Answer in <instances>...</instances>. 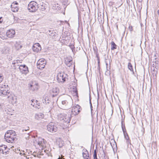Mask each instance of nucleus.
<instances>
[{"label": "nucleus", "mask_w": 159, "mask_h": 159, "mask_svg": "<svg viewBox=\"0 0 159 159\" xmlns=\"http://www.w3.org/2000/svg\"><path fill=\"white\" fill-rule=\"evenodd\" d=\"M15 133L12 130L8 131L5 135V139L6 141L9 143H12L16 138L15 136Z\"/></svg>", "instance_id": "obj_1"}, {"label": "nucleus", "mask_w": 159, "mask_h": 159, "mask_svg": "<svg viewBox=\"0 0 159 159\" xmlns=\"http://www.w3.org/2000/svg\"><path fill=\"white\" fill-rule=\"evenodd\" d=\"M8 87L7 85L2 84L0 86V95L1 96H5L7 95V98L10 97L9 95L10 93L8 92Z\"/></svg>", "instance_id": "obj_2"}, {"label": "nucleus", "mask_w": 159, "mask_h": 159, "mask_svg": "<svg viewBox=\"0 0 159 159\" xmlns=\"http://www.w3.org/2000/svg\"><path fill=\"white\" fill-rule=\"evenodd\" d=\"M38 3L34 1H32L28 4V9L30 12H34L39 8Z\"/></svg>", "instance_id": "obj_3"}, {"label": "nucleus", "mask_w": 159, "mask_h": 159, "mask_svg": "<svg viewBox=\"0 0 159 159\" xmlns=\"http://www.w3.org/2000/svg\"><path fill=\"white\" fill-rule=\"evenodd\" d=\"M46 140L41 138H38L34 142V143L35 145L37 144L41 146V149L42 150L46 147Z\"/></svg>", "instance_id": "obj_4"}, {"label": "nucleus", "mask_w": 159, "mask_h": 159, "mask_svg": "<svg viewBox=\"0 0 159 159\" xmlns=\"http://www.w3.org/2000/svg\"><path fill=\"white\" fill-rule=\"evenodd\" d=\"M67 75L63 72L59 73L57 75V80L59 82L64 83L67 79Z\"/></svg>", "instance_id": "obj_5"}, {"label": "nucleus", "mask_w": 159, "mask_h": 159, "mask_svg": "<svg viewBox=\"0 0 159 159\" xmlns=\"http://www.w3.org/2000/svg\"><path fill=\"white\" fill-rule=\"evenodd\" d=\"M47 129L50 132L53 133L56 132L57 130V128L54 123L52 122L49 123L47 126Z\"/></svg>", "instance_id": "obj_6"}, {"label": "nucleus", "mask_w": 159, "mask_h": 159, "mask_svg": "<svg viewBox=\"0 0 159 159\" xmlns=\"http://www.w3.org/2000/svg\"><path fill=\"white\" fill-rule=\"evenodd\" d=\"M46 65V61L44 59H40L37 62V67L40 69L44 68Z\"/></svg>", "instance_id": "obj_7"}, {"label": "nucleus", "mask_w": 159, "mask_h": 159, "mask_svg": "<svg viewBox=\"0 0 159 159\" xmlns=\"http://www.w3.org/2000/svg\"><path fill=\"white\" fill-rule=\"evenodd\" d=\"M80 106L78 105L74 106L72 109L71 114H73V116L77 115L80 112Z\"/></svg>", "instance_id": "obj_8"}, {"label": "nucleus", "mask_w": 159, "mask_h": 159, "mask_svg": "<svg viewBox=\"0 0 159 159\" xmlns=\"http://www.w3.org/2000/svg\"><path fill=\"white\" fill-rule=\"evenodd\" d=\"M73 116V114H68L66 115V116L60 119L62 120L64 122L67 123V124L69 123L70 120L71 118Z\"/></svg>", "instance_id": "obj_9"}, {"label": "nucleus", "mask_w": 159, "mask_h": 159, "mask_svg": "<svg viewBox=\"0 0 159 159\" xmlns=\"http://www.w3.org/2000/svg\"><path fill=\"white\" fill-rule=\"evenodd\" d=\"M59 92V89L57 87H53L50 91V93L52 97L56 96Z\"/></svg>", "instance_id": "obj_10"}, {"label": "nucleus", "mask_w": 159, "mask_h": 159, "mask_svg": "<svg viewBox=\"0 0 159 159\" xmlns=\"http://www.w3.org/2000/svg\"><path fill=\"white\" fill-rule=\"evenodd\" d=\"M19 68L20 72L22 74H26L29 72L28 68L25 65H20Z\"/></svg>", "instance_id": "obj_11"}, {"label": "nucleus", "mask_w": 159, "mask_h": 159, "mask_svg": "<svg viewBox=\"0 0 159 159\" xmlns=\"http://www.w3.org/2000/svg\"><path fill=\"white\" fill-rule=\"evenodd\" d=\"M10 48L7 46H4L0 48V53L3 54H6L9 53L10 52Z\"/></svg>", "instance_id": "obj_12"}, {"label": "nucleus", "mask_w": 159, "mask_h": 159, "mask_svg": "<svg viewBox=\"0 0 159 159\" xmlns=\"http://www.w3.org/2000/svg\"><path fill=\"white\" fill-rule=\"evenodd\" d=\"M6 36L9 38H12L15 35V32L14 30L12 29L8 30L6 33Z\"/></svg>", "instance_id": "obj_13"}, {"label": "nucleus", "mask_w": 159, "mask_h": 159, "mask_svg": "<svg viewBox=\"0 0 159 159\" xmlns=\"http://www.w3.org/2000/svg\"><path fill=\"white\" fill-rule=\"evenodd\" d=\"M32 49L34 52H38L41 49V48L39 43H35L32 47Z\"/></svg>", "instance_id": "obj_14"}, {"label": "nucleus", "mask_w": 159, "mask_h": 159, "mask_svg": "<svg viewBox=\"0 0 159 159\" xmlns=\"http://www.w3.org/2000/svg\"><path fill=\"white\" fill-rule=\"evenodd\" d=\"M61 104V107L64 108H68L70 107V105L67 99L62 100Z\"/></svg>", "instance_id": "obj_15"}, {"label": "nucleus", "mask_w": 159, "mask_h": 159, "mask_svg": "<svg viewBox=\"0 0 159 159\" xmlns=\"http://www.w3.org/2000/svg\"><path fill=\"white\" fill-rule=\"evenodd\" d=\"M18 4L17 2H13L11 5V10L13 12H16L18 11V8L16 5Z\"/></svg>", "instance_id": "obj_16"}, {"label": "nucleus", "mask_w": 159, "mask_h": 159, "mask_svg": "<svg viewBox=\"0 0 159 159\" xmlns=\"http://www.w3.org/2000/svg\"><path fill=\"white\" fill-rule=\"evenodd\" d=\"M65 63L68 67H70L72 64V59L70 57H67L65 59Z\"/></svg>", "instance_id": "obj_17"}, {"label": "nucleus", "mask_w": 159, "mask_h": 159, "mask_svg": "<svg viewBox=\"0 0 159 159\" xmlns=\"http://www.w3.org/2000/svg\"><path fill=\"white\" fill-rule=\"evenodd\" d=\"M40 10L42 11H44L47 8V5L45 3L41 2L40 3L38 6Z\"/></svg>", "instance_id": "obj_18"}, {"label": "nucleus", "mask_w": 159, "mask_h": 159, "mask_svg": "<svg viewBox=\"0 0 159 159\" xmlns=\"http://www.w3.org/2000/svg\"><path fill=\"white\" fill-rule=\"evenodd\" d=\"M84 152H83L82 154L84 158L85 159H90L89 157V153L87 150L85 149L83 150Z\"/></svg>", "instance_id": "obj_19"}, {"label": "nucleus", "mask_w": 159, "mask_h": 159, "mask_svg": "<svg viewBox=\"0 0 159 159\" xmlns=\"http://www.w3.org/2000/svg\"><path fill=\"white\" fill-rule=\"evenodd\" d=\"M30 89L33 91L37 90L38 89L37 84L33 83L32 84H30Z\"/></svg>", "instance_id": "obj_20"}, {"label": "nucleus", "mask_w": 159, "mask_h": 159, "mask_svg": "<svg viewBox=\"0 0 159 159\" xmlns=\"http://www.w3.org/2000/svg\"><path fill=\"white\" fill-rule=\"evenodd\" d=\"M109 61V62L110 63V59H105V63H106V73H107V74H109L110 72L109 71L110 69V66H109V68L108 67V61Z\"/></svg>", "instance_id": "obj_21"}, {"label": "nucleus", "mask_w": 159, "mask_h": 159, "mask_svg": "<svg viewBox=\"0 0 159 159\" xmlns=\"http://www.w3.org/2000/svg\"><path fill=\"white\" fill-rule=\"evenodd\" d=\"M35 118L38 120H40L44 117V115L42 113H39L35 114Z\"/></svg>", "instance_id": "obj_22"}, {"label": "nucleus", "mask_w": 159, "mask_h": 159, "mask_svg": "<svg viewBox=\"0 0 159 159\" xmlns=\"http://www.w3.org/2000/svg\"><path fill=\"white\" fill-rule=\"evenodd\" d=\"M43 102V103L48 104L49 103L50 100H49V97L46 96L42 100Z\"/></svg>", "instance_id": "obj_23"}, {"label": "nucleus", "mask_w": 159, "mask_h": 159, "mask_svg": "<svg viewBox=\"0 0 159 159\" xmlns=\"http://www.w3.org/2000/svg\"><path fill=\"white\" fill-rule=\"evenodd\" d=\"M124 137L126 140V142L128 144L130 143V140L129 139L128 135L127 133H126L125 134H124Z\"/></svg>", "instance_id": "obj_24"}, {"label": "nucleus", "mask_w": 159, "mask_h": 159, "mask_svg": "<svg viewBox=\"0 0 159 159\" xmlns=\"http://www.w3.org/2000/svg\"><path fill=\"white\" fill-rule=\"evenodd\" d=\"M6 35V34L5 32L4 33L3 32H0V37L2 39H7Z\"/></svg>", "instance_id": "obj_25"}, {"label": "nucleus", "mask_w": 159, "mask_h": 159, "mask_svg": "<svg viewBox=\"0 0 159 159\" xmlns=\"http://www.w3.org/2000/svg\"><path fill=\"white\" fill-rule=\"evenodd\" d=\"M6 149L9 150L7 146L3 145L0 146V152H1L2 153V152L5 151V150Z\"/></svg>", "instance_id": "obj_26"}, {"label": "nucleus", "mask_w": 159, "mask_h": 159, "mask_svg": "<svg viewBox=\"0 0 159 159\" xmlns=\"http://www.w3.org/2000/svg\"><path fill=\"white\" fill-rule=\"evenodd\" d=\"M14 45L17 50H19L22 47V46L19 43H18L17 42H15Z\"/></svg>", "instance_id": "obj_27"}, {"label": "nucleus", "mask_w": 159, "mask_h": 159, "mask_svg": "<svg viewBox=\"0 0 159 159\" xmlns=\"http://www.w3.org/2000/svg\"><path fill=\"white\" fill-rule=\"evenodd\" d=\"M111 50H114L116 49L117 48V45L113 41H112L111 42Z\"/></svg>", "instance_id": "obj_28"}, {"label": "nucleus", "mask_w": 159, "mask_h": 159, "mask_svg": "<svg viewBox=\"0 0 159 159\" xmlns=\"http://www.w3.org/2000/svg\"><path fill=\"white\" fill-rule=\"evenodd\" d=\"M31 101L32 102H34V101H35V100H34V99H33V100H31ZM36 106H35L34 105V104H35V103H34V104H33L32 103L31 104V105H32L33 107H37L38 108H39L38 107L39 106V105H38V101H37V100L36 101Z\"/></svg>", "instance_id": "obj_29"}, {"label": "nucleus", "mask_w": 159, "mask_h": 159, "mask_svg": "<svg viewBox=\"0 0 159 159\" xmlns=\"http://www.w3.org/2000/svg\"><path fill=\"white\" fill-rule=\"evenodd\" d=\"M128 69L131 71H133V69L132 65L131 63L130 62H129L128 64Z\"/></svg>", "instance_id": "obj_30"}, {"label": "nucleus", "mask_w": 159, "mask_h": 159, "mask_svg": "<svg viewBox=\"0 0 159 159\" xmlns=\"http://www.w3.org/2000/svg\"><path fill=\"white\" fill-rule=\"evenodd\" d=\"M93 159H98L97 157V152L96 150H95L93 154Z\"/></svg>", "instance_id": "obj_31"}, {"label": "nucleus", "mask_w": 159, "mask_h": 159, "mask_svg": "<svg viewBox=\"0 0 159 159\" xmlns=\"http://www.w3.org/2000/svg\"><path fill=\"white\" fill-rule=\"evenodd\" d=\"M19 62H20V61L19 60H14L13 61L12 64L14 65H16Z\"/></svg>", "instance_id": "obj_32"}, {"label": "nucleus", "mask_w": 159, "mask_h": 159, "mask_svg": "<svg viewBox=\"0 0 159 159\" xmlns=\"http://www.w3.org/2000/svg\"><path fill=\"white\" fill-rule=\"evenodd\" d=\"M121 128H122V131L123 132V134H125V133H127L125 126H124V127H122Z\"/></svg>", "instance_id": "obj_33"}, {"label": "nucleus", "mask_w": 159, "mask_h": 159, "mask_svg": "<svg viewBox=\"0 0 159 159\" xmlns=\"http://www.w3.org/2000/svg\"><path fill=\"white\" fill-rule=\"evenodd\" d=\"M124 120H123V119H122L121 121V127H124V126H125V124H124Z\"/></svg>", "instance_id": "obj_34"}, {"label": "nucleus", "mask_w": 159, "mask_h": 159, "mask_svg": "<svg viewBox=\"0 0 159 159\" xmlns=\"http://www.w3.org/2000/svg\"><path fill=\"white\" fill-rule=\"evenodd\" d=\"M44 148H43V150H42V152H43V151H44V152L46 153V154H48L49 153V151L48 150H47V149L44 150Z\"/></svg>", "instance_id": "obj_35"}, {"label": "nucleus", "mask_w": 159, "mask_h": 159, "mask_svg": "<svg viewBox=\"0 0 159 159\" xmlns=\"http://www.w3.org/2000/svg\"><path fill=\"white\" fill-rule=\"evenodd\" d=\"M3 77L2 75L0 74V83L2 82L3 80Z\"/></svg>", "instance_id": "obj_36"}, {"label": "nucleus", "mask_w": 159, "mask_h": 159, "mask_svg": "<svg viewBox=\"0 0 159 159\" xmlns=\"http://www.w3.org/2000/svg\"><path fill=\"white\" fill-rule=\"evenodd\" d=\"M89 100H90V107H91V112L92 113V111L93 110V109H92L93 107H92V103L91 102V99L90 98Z\"/></svg>", "instance_id": "obj_37"}, {"label": "nucleus", "mask_w": 159, "mask_h": 159, "mask_svg": "<svg viewBox=\"0 0 159 159\" xmlns=\"http://www.w3.org/2000/svg\"><path fill=\"white\" fill-rule=\"evenodd\" d=\"M70 48H71L72 51H73V49L75 47L74 45H71L70 46Z\"/></svg>", "instance_id": "obj_38"}, {"label": "nucleus", "mask_w": 159, "mask_h": 159, "mask_svg": "<svg viewBox=\"0 0 159 159\" xmlns=\"http://www.w3.org/2000/svg\"><path fill=\"white\" fill-rule=\"evenodd\" d=\"M8 150L7 149L5 150V151L2 152V153L3 154H4V153H5V154H6L7 152H8Z\"/></svg>", "instance_id": "obj_39"}, {"label": "nucleus", "mask_w": 159, "mask_h": 159, "mask_svg": "<svg viewBox=\"0 0 159 159\" xmlns=\"http://www.w3.org/2000/svg\"><path fill=\"white\" fill-rule=\"evenodd\" d=\"M29 129V128L28 127H27L26 128V129H24L23 130V131H27V130H28Z\"/></svg>", "instance_id": "obj_40"}, {"label": "nucleus", "mask_w": 159, "mask_h": 159, "mask_svg": "<svg viewBox=\"0 0 159 159\" xmlns=\"http://www.w3.org/2000/svg\"><path fill=\"white\" fill-rule=\"evenodd\" d=\"M129 29L131 31L133 30V27L132 26H129Z\"/></svg>", "instance_id": "obj_41"}, {"label": "nucleus", "mask_w": 159, "mask_h": 159, "mask_svg": "<svg viewBox=\"0 0 159 159\" xmlns=\"http://www.w3.org/2000/svg\"><path fill=\"white\" fill-rule=\"evenodd\" d=\"M97 60L98 61V66H99V63H100V60H99V58L98 57H97Z\"/></svg>", "instance_id": "obj_42"}, {"label": "nucleus", "mask_w": 159, "mask_h": 159, "mask_svg": "<svg viewBox=\"0 0 159 159\" xmlns=\"http://www.w3.org/2000/svg\"><path fill=\"white\" fill-rule=\"evenodd\" d=\"M2 18V17H0V23H2V21H1V19Z\"/></svg>", "instance_id": "obj_43"}, {"label": "nucleus", "mask_w": 159, "mask_h": 159, "mask_svg": "<svg viewBox=\"0 0 159 159\" xmlns=\"http://www.w3.org/2000/svg\"><path fill=\"white\" fill-rule=\"evenodd\" d=\"M138 2H142V0H138Z\"/></svg>", "instance_id": "obj_44"}, {"label": "nucleus", "mask_w": 159, "mask_h": 159, "mask_svg": "<svg viewBox=\"0 0 159 159\" xmlns=\"http://www.w3.org/2000/svg\"><path fill=\"white\" fill-rule=\"evenodd\" d=\"M98 113L97 112V119H98Z\"/></svg>", "instance_id": "obj_45"}, {"label": "nucleus", "mask_w": 159, "mask_h": 159, "mask_svg": "<svg viewBox=\"0 0 159 159\" xmlns=\"http://www.w3.org/2000/svg\"><path fill=\"white\" fill-rule=\"evenodd\" d=\"M157 12H158V16L159 17V9L158 10V11H157Z\"/></svg>", "instance_id": "obj_46"}, {"label": "nucleus", "mask_w": 159, "mask_h": 159, "mask_svg": "<svg viewBox=\"0 0 159 159\" xmlns=\"http://www.w3.org/2000/svg\"><path fill=\"white\" fill-rule=\"evenodd\" d=\"M34 152H33V155H34L35 157H36V155H34Z\"/></svg>", "instance_id": "obj_47"}, {"label": "nucleus", "mask_w": 159, "mask_h": 159, "mask_svg": "<svg viewBox=\"0 0 159 159\" xmlns=\"http://www.w3.org/2000/svg\"><path fill=\"white\" fill-rule=\"evenodd\" d=\"M99 99V97H98V99Z\"/></svg>", "instance_id": "obj_48"}, {"label": "nucleus", "mask_w": 159, "mask_h": 159, "mask_svg": "<svg viewBox=\"0 0 159 159\" xmlns=\"http://www.w3.org/2000/svg\"><path fill=\"white\" fill-rule=\"evenodd\" d=\"M98 20H99V16H98Z\"/></svg>", "instance_id": "obj_49"}, {"label": "nucleus", "mask_w": 159, "mask_h": 159, "mask_svg": "<svg viewBox=\"0 0 159 159\" xmlns=\"http://www.w3.org/2000/svg\"><path fill=\"white\" fill-rule=\"evenodd\" d=\"M114 143L116 144H116L115 142H114Z\"/></svg>", "instance_id": "obj_50"}, {"label": "nucleus", "mask_w": 159, "mask_h": 159, "mask_svg": "<svg viewBox=\"0 0 159 159\" xmlns=\"http://www.w3.org/2000/svg\"><path fill=\"white\" fill-rule=\"evenodd\" d=\"M20 154H23V153H21V152H20Z\"/></svg>", "instance_id": "obj_51"}, {"label": "nucleus", "mask_w": 159, "mask_h": 159, "mask_svg": "<svg viewBox=\"0 0 159 159\" xmlns=\"http://www.w3.org/2000/svg\"><path fill=\"white\" fill-rule=\"evenodd\" d=\"M58 159H61V158H58Z\"/></svg>", "instance_id": "obj_52"}, {"label": "nucleus", "mask_w": 159, "mask_h": 159, "mask_svg": "<svg viewBox=\"0 0 159 159\" xmlns=\"http://www.w3.org/2000/svg\"><path fill=\"white\" fill-rule=\"evenodd\" d=\"M30 133V132H28L27 133V134H29V133Z\"/></svg>", "instance_id": "obj_53"}, {"label": "nucleus", "mask_w": 159, "mask_h": 159, "mask_svg": "<svg viewBox=\"0 0 159 159\" xmlns=\"http://www.w3.org/2000/svg\"><path fill=\"white\" fill-rule=\"evenodd\" d=\"M1 106H2V105L0 104V107H1Z\"/></svg>", "instance_id": "obj_54"}, {"label": "nucleus", "mask_w": 159, "mask_h": 159, "mask_svg": "<svg viewBox=\"0 0 159 159\" xmlns=\"http://www.w3.org/2000/svg\"><path fill=\"white\" fill-rule=\"evenodd\" d=\"M131 46H133V44H131Z\"/></svg>", "instance_id": "obj_55"}, {"label": "nucleus", "mask_w": 159, "mask_h": 159, "mask_svg": "<svg viewBox=\"0 0 159 159\" xmlns=\"http://www.w3.org/2000/svg\"><path fill=\"white\" fill-rule=\"evenodd\" d=\"M25 154V153H24L23 155Z\"/></svg>", "instance_id": "obj_56"}]
</instances>
